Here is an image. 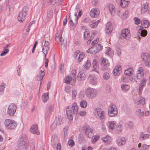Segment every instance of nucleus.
<instances>
[{"label": "nucleus", "mask_w": 150, "mask_h": 150, "mask_svg": "<svg viewBox=\"0 0 150 150\" xmlns=\"http://www.w3.org/2000/svg\"><path fill=\"white\" fill-rule=\"evenodd\" d=\"M128 77L127 76H123V77L122 81L125 83H127L128 81Z\"/></svg>", "instance_id": "obj_63"}, {"label": "nucleus", "mask_w": 150, "mask_h": 150, "mask_svg": "<svg viewBox=\"0 0 150 150\" xmlns=\"http://www.w3.org/2000/svg\"><path fill=\"white\" fill-rule=\"evenodd\" d=\"M82 14L81 11H80L78 12H77L74 14V16L72 19H71V18L70 19L69 23L71 25L74 26L77 24L78 18L81 16Z\"/></svg>", "instance_id": "obj_6"}, {"label": "nucleus", "mask_w": 150, "mask_h": 150, "mask_svg": "<svg viewBox=\"0 0 150 150\" xmlns=\"http://www.w3.org/2000/svg\"><path fill=\"white\" fill-rule=\"evenodd\" d=\"M68 145L71 146H73L75 144L74 141L72 139H70L68 142Z\"/></svg>", "instance_id": "obj_53"}, {"label": "nucleus", "mask_w": 150, "mask_h": 150, "mask_svg": "<svg viewBox=\"0 0 150 150\" xmlns=\"http://www.w3.org/2000/svg\"><path fill=\"white\" fill-rule=\"evenodd\" d=\"M86 112L84 110L80 111L79 113V115L81 116H83L86 115Z\"/></svg>", "instance_id": "obj_61"}, {"label": "nucleus", "mask_w": 150, "mask_h": 150, "mask_svg": "<svg viewBox=\"0 0 150 150\" xmlns=\"http://www.w3.org/2000/svg\"><path fill=\"white\" fill-rule=\"evenodd\" d=\"M100 60L101 62L102 65L104 66L107 65L108 63V60L107 59L103 57L100 59Z\"/></svg>", "instance_id": "obj_35"}, {"label": "nucleus", "mask_w": 150, "mask_h": 150, "mask_svg": "<svg viewBox=\"0 0 150 150\" xmlns=\"http://www.w3.org/2000/svg\"><path fill=\"white\" fill-rule=\"evenodd\" d=\"M27 15L26 10H22L19 13L18 16V21L20 22H22L25 19V17Z\"/></svg>", "instance_id": "obj_12"}, {"label": "nucleus", "mask_w": 150, "mask_h": 150, "mask_svg": "<svg viewBox=\"0 0 150 150\" xmlns=\"http://www.w3.org/2000/svg\"><path fill=\"white\" fill-rule=\"evenodd\" d=\"M76 70H74L71 72V79L73 80L74 82H76Z\"/></svg>", "instance_id": "obj_38"}, {"label": "nucleus", "mask_w": 150, "mask_h": 150, "mask_svg": "<svg viewBox=\"0 0 150 150\" xmlns=\"http://www.w3.org/2000/svg\"><path fill=\"white\" fill-rule=\"evenodd\" d=\"M108 115L110 117H113L117 113V110L116 107L115 105H110L109 108L108 110Z\"/></svg>", "instance_id": "obj_9"}, {"label": "nucleus", "mask_w": 150, "mask_h": 150, "mask_svg": "<svg viewBox=\"0 0 150 150\" xmlns=\"http://www.w3.org/2000/svg\"><path fill=\"white\" fill-rule=\"evenodd\" d=\"M113 30V28L112 26L111 23L110 22H108L107 23L106 26V32L107 33L109 34L111 33Z\"/></svg>", "instance_id": "obj_21"}, {"label": "nucleus", "mask_w": 150, "mask_h": 150, "mask_svg": "<svg viewBox=\"0 0 150 150\" xmlns=\"http://www.w3.org/2000/svg\"><path fill=\"white\" fill-rule=\"evenodd\" d=\"M128 4V1H126L124 0H121L120 5L122 7L124 8L125 7L127 6Z\"/></svg>", "instance_id": "obj_37"}, {"label": "nucleus", "mask_w": 150, "mask_h": 150, "mask_svg": "<svg viewBox=\"0 0 150 150\" xmlns=\"http://www.w3.org/2000/svg\"><path fill=\"white\" fill-rule=\"evenodd\" d=\"M49 99L48 94L47 93H44L42 96V99L44 102H47Z\"/></svg>", "instance_id": "obj_39"}, {"label": "nucleus", "mask_w": 150, "mask_h": 150, "mask_svg": "<svg viewBox=\"0 0 150 150\" xmlns=\"http://www.w3.org/2000/svg\"><path fill=\"white\" fill-rule=\"evenodd\" d=\"M121 87L123 91H127L129 89L130 86L127 84H123L121 85Z\"/></svg>", "instance_id": "obj_30"}, {"label": "nucleus", "mask_w": 150, "mask_h": 150, "mask_svg": "<svg viewBox=\"0 0 150 150\" xmlns=\"http://www.w3.org/2000/svg\"><path fill=\"white\" fill-rule=\"evenodd\" d=\"M144 74L143 68L142 67H139L137 71L136 76L137 79L140 80L144 78Z\"/></svg>", "instance_id": "obj_11"}, {"label": "nucleus", "mask_w": 150, "mask_h": 150, "mask_svg": "<svg viewBox=\"0 0 150 150\" xmlns=\"http://www.w3.org/2000/svg\"><path fill=\"white\" fill-rule=\"evenodd\" d=\"M55 40L57 42H59L61 44L62 48H64L67 45V41L64 40L62 37V33L60 30L57 31L56 34Z\"/></svg>", "instance_id": "obj_3"}, {"label": "nucleus", "mask_w": 150, "mask_h": 150, "mask_svg": "<svg viewBox=\"0 0 150 150\" xmlns=\"http://www.w3.org/2000/svg\"><path fill=\"white\" fill-rule=\"evenodd\" d=\"M49 42H45L43 46L42 50L48 51L49 49Z\"/></svg>", "instance_id": "obj_31"}, {"label": "nucleus", "mask_w": 150, "mask_h": 150, "mask_svg": "<svg viewBox=\"0 0 150 150\" xmlns=\"http://www.w3.org/2000/svg\"><path fill=\"white\" fill-rule=\"evenodd\" d=\"M28 144V138L26 135H23L19 139L18 146L21 150H25Z\"/></svg>", "instance_id": "obj_2"}, {"label": "nucleus", "mask_w": 150, "mask_h": 150, "mask_svg": "<svg viewBox=\"0 0 150 150\" xmlns=\"http://www.w3.org/2000/svg\"><path fill=\"white\" fill-rule=\"evenodd\" d=\"M16 109V107L13 104L9 105L7 110V113L10 116H12L15 113Z\"/></svg>", "instance_id": "obj_10"}, {"label": "nucleus", "mask_w": 150, "mask_h": 150, "mask_svg": "<svg viewBox=\"0 0 150 150\" xmlns=\"http://www.w3.org/2000/svg\"><path fill=\"white\" fill-rule=\"evenodd\" d=\"M5 126L8 128L14 129L17 126V123L14 120L11 119H7L4 121Z\"/></svg>", "instance_id": "obj_7"}, {"label": "nucleus", "mask_w": 150, "mask_h": 150, "mask_svg": "<svg viewBox=\"0 0 150 150\" xmlns=\"http://www.w3.org/2000/svg\"><path fill=\"white\" fill-rule=\"evenodd\" d=\"M90 33L87 31H85L84 33V38L86 40H87L89 37Z\"/></svg>", "instance_id": "obj_52"}, {"label": "nucleus", "mask_w": 150, "mask_h": 150, "mask_svg": "<svg viewBox=\"0 0 150 150\" xmlns=\"http://www.w3.org/2000/svg\"><path fill=\"white\" fill-rule=\"evenodd\" d=\"M97 62L95 60H93V67L94 69L93 70V71H96L98 73V74H99L98 71L97 70V69L98 68V65L97 64Z\"/></svg>", "instance_id": "obj_34"}, {"label": "nucleus", "mask_w": 150, "mask_h": 150, "mask_svg": "<svg viewBox=\"0 0 150 150\" xmlns=\"http://www.w3.org/2000/svg\"><path fill=\"white\" fill-rule=\"evenodd\" d=\"M117 10V13L118 15H119L120 14V12H122L123 13L122 15V18L123 19H125L128 16V14L129 13L128 10Z\"/></svg>", "instance_id": "obj_19"}, {"label": "nucleus", "mask_w": 150, "mask_h": 150, "mask_svg": "<svg viewBox=\"0 0 150 150\" xmlns=\"http://www.w3.org/2000/svg\"><path fill=\"white\" fill-rule=\"evenodd\" d=\"M78 108L76 103L75 102L72 104V107L68 106L66 108L67 116L69 120H72L73 117L75 114L78 112Z\"/></svg>", "instance_id": "obj_1"}, {"label": "nucleus", "mask_w": 150, "mask_h": 150, "mask_svg": "<svg viewBox=\"0 0 150 150\" xmlns=\"http://www.w3.org/2000/svg\"><path fill=\"white\" fill-rule=\"evenodd\" d=\"M125 143V138L123 137H119L117 140V143L118 146H121Z\"/></svg>", "instance_id": "obj_22"}, {"label": "nucleus", "mask_w": 150, "mask_h": 150, "mask_svg": "<svg viewBox=\"0 0 150 150\" xmlns=\"http://www.w3.org/2000/svg\"><path fill=\"white\" fill-rule=\"evenodd\" d=\"M134 103L137 105H143L145 103V99L142 97H137L134 100Z\"/></svg>", "instance_id": "obj_18"}, {"label": "nucleus", "mask_w": 150, "mask_h": 150, "mask_svg": "<svg viewBox=\"0 0 150 150\" xmlns=\"http://www.w3.org/2000/svg\"><path fill=\"white\" fill-rule=\"evenodd\" d=\"M117 130L118 132H121L122 130V126L120 124H118L117 127Z\"/></svg>", "instance_id": "obj_62"}, {"label": "nucleus", "mask_w": 150, "mask_h": 150, "mask_svg": "<svg viewBox=\"0 0 150 150\" xmlns=\"http://www.w3.org/2000/svg\"><path fill=\"white\" fill-rule=\"evenodd\" d=\"M41 73H40H40L39 74L37 78V80L38 81L42 80L43 77L45 75V73L44 71H41Z\"/></svg>", "instance_id": "obj_32"}, {"label": "nucleus", "mask_w": 150, "mask_h": 150, "mask_svg": "<svg viewBox=\"0 0 150 150\" xmlns=\"http://www.w3.org/2000/svg\"><path fill=\"white\" fill-rule=\"evenodd\" d=\"M142 59L144 61L145 65L147 66L150 64V57L147 53H143L141 55Z\"/></svg>", "instance_id": "obj_13"}, {"label": "nucleus", "mask_w": 150, "mask_h": 150, "mask_svg": "<svg viewBox=\"0 0 150 150\" xmlns=\"http://www.w3.org/2000/svg\"><path fill=\"white\" fill-rule=\"evenodd\" d=\"M93 49H96L95 47H91V48H89L88 50V53L90 52L91 53H97V51L96 50H93Z\"/></svg>", "instance_id": "obj_49"}, {"label": "nucleus", "mask_w": 150, "mask_h": 150, "mask_svg": "<svg viewBox=\"0 0 150 150\" xmlns=\"http://www.w3.org/2000/svg\"><path fill=\"white\" fill-rule=\"evenodd\" d=\"M146 81V79L145 78L144 79L140 81L139 83L138 91L139 95L141 94L143 90V88L144 86Z\"/></svg>", "instance_id": "obj_17"}, {"label": "nucleus", "mask_w": 150, "mask_h": 150, "mask_svg": "<svg viewBox=\"0 0 150 150\" xmlns=\"http://www.w3.org/2000/svg\"><path fill=\"white\" fill-rule=\"evenodd\" d=\"M99 135H96L92 137L91 142L93 143L96 142L99 139Z\"/></svg>", "instance_id": "obj_43"}, {"label": "nucleus", "mask_w": 150, "mask_h": 150, "mask_svg": "<svg viewBox=\"0 0 150 150\" xmlns=\"http://www.w3.org/2000/svg\"><path fill=\"white\" fill-rule=\"evenodd\" d=\"M9 50L5 49H4V50L2 52V53L0 54L1 56H3L6 55L7 53L9 52Z\"/></svg>", "instance_id": "obj_50"}, {"label": "nucleus", "mask_w": 150, "mask_h": 150, "mask_svg": "<svg viewBox=\"0 0 150 150\" xmlns=\"http://www.w3.org/2000/svg\"><path fill=\"white\" fill-rule=\"evenodd\" d=\"M89 82L93 85H96L97 83V78L93 76H91L89 77Z\"/></svg>", "instance_id": "obj_25"}, {"label": "nucleus", "mask_w": 150, "mask_h": 150, "mask_svg": "<svg viewBox=\"0 0 150 150\" xmlns=\"http://www.w3.org/2000/svg\"><path fill=\"white\" fill-rule=\"evenodd\" d=\"M97 95V91L93 88H88L86 90V96L89 99H93L95 98L96 97Z\"/></svg>", "instance_id": "obj_5"}, {"label": "nucleus", "mask_w": 150, "mask_h": 150, "mask_svg": "<svg viewBox=\"0 0 150 150\" xmlns=\"http://www.w3.org/2000/svg\"><path fill=\"white\" fill-rule=\"evenodd\" d=\"M120 38L122 40H129L130 38V34L129 30L128 29H123L121 31Z\"/></svg>", "instance_id": "obj_8"}, {"label": "nucleus", "mask_w": 150, "mask_h": 150, "mask_svg": "<svg viewBox=\"0 0 150 150\" xmlns=\"http://www.w3.org/2000/svg\"><path fill=\"white\" fill-rule=\"evenodd\" d=\"M53 14V11L52 10H49L47 12V16L49 18H51Z\"/></svg>", "instance_id": "obj_56"}, {"label": "nucleus", "mask_w": 150, "mask_h": 150, "mask_svg": "<svg viewBox=\"0 0 150 150\" xmlns=\"http://www.w3.org/2000/svg\"><path fill=\"white\" fill-rule=\"evenodd\" d=\"M149 145H144L142 146L143 149V150H149Z\"/></svg>", "instance_id": "obj_64"}, {"label": "nucleus", "mask_w": 150, "mask_h": 150, "mask_svg": "<svg viewBox=\"0 0 150 150\" xmlns=\"http://www.w3.org/2000/svg\"><path fill=\"white\" fill-rule=\"evenodd\" d=\"M97 25L95 23V22L94 21H92L91 22V24H90V26L92 28H95L97 26Z\"/></svg>", "instance_id": "obj_60"}, {"label": "nucleus", "mask_w": 150, "mask_h": 150, "mask_svg": "<svg viewBox=\"0 0 150 150\" xmlns=\"http://www.w3.org/2000/svg\"><path fill=\"white\" fill-rule=\"evenodd\" d=\"M110 77L109 74L107 72H105L103 74V78L104 80H107L109 79Z\"/></svg>", "instance_id": "obj_46"}, {"label": "nucleus", "mask_w": 150, "mask_h": 150, "mask_svg": "<svg viewBox=\"0 0 150 150\" xmlns=\"http://www.w3.org/2000/svg\"><path fill=\"white\" fill-rule=\"evenodd\" d=\"M113 54V52L111 50V49L110 47H108L107 51L106 52L105 54L107 55L110 56H111Z\"/></svg>", "instance_id": "obj_42"}, {"label": "nucleus", "mask_w": 150, "mask_h": 150, "mask_svg": "<svg viewBox=\"0 0 150 150\" xmlns=\"http://www.w3.org/2000/svg\"><path fill=\"white\" fill-rule=\"evenodd\" d=\"M72 79L70 76H68L65 78L64 79L65 82L67 84H69Z\"/></svg>", "instance_id": "obj_47"}, {"label": "nucleus", "mask_w": 150, "mask_h": 150, "mask_svg": "<svg viewBox=\"0 0 150 150\" xmlns=\"http://www.w3.org/2000/svg\"><path fill=\"white\" fill-rule=\"evenodd\" d=\"M132 68H130L126 70L125 71V75H127L128 76H131L132 74Z\"/></svg>", "instance_id": "obj_33"}, {"label": "nucleus", "mask_w": 150, "mask_h": 150, "mask_svg": "<svg viewBox=\"0 0 150 150\" xmlns=\"http://www.w3.org/2000/svg\"><path fill=\"white\" fill-rule=\"evenodd\" d=\"M95 116L97 118L99 119L103 122L105 118V112L101 108H97L95 109L94 111Z\"/></svg>", "instance_id": "obj_4"}, {"label": "nucleus", "mask_w": 150, "mask_h": 150, "mask_svg": "<svg viewBox=\"0 0 150 150\" xmlns=\"http://www.w3.org/2000/svg\"><path fill=\"white\" fill-rule=\"evenodd\" d=\"M150 136V135L148 134H142L140 135L139 138L141 139L145 140L149 138Z\"/></svg>", "instance_id": "obj_36"}, {"label": "nucleus", "mask_w": 150, "mask_h": 150, "mask_svg": "<svg viewBox=\"0 0 150 150\" xmlns=\"http://www.w3.org/2000/svg\"><path fill=\"white\" fill-rule=\"evenodd\" d=\"M30 131L33 134H35L37 135H39L40 134V132L38 129L37 125H33L30 128Z\"/></svg>", "instance_id": "obj_16"}, {"label": "nucleus", "mask_w": 150, "mask_h": 150, "mask_svg": "<svg viewBox=\"0 0 150 150\" xmlns=\"http://www.w3.org/2000/svg\"><path fill=\"white\" fill-rule=\"evenodd\" d=\"M91 16L92 17H96L100 13L99 10H91L90 13Z\"/></svg>", "instance_id": "obj_24"}, {"label": "nucleus", "mask_w": 150, "mask_h": 150, "mask_svg": "<svg viewBox=\"0 0 150 150\" xmlns=\"http://www.w3.org/2000/svg\"><path fill=\"white\" fill-rule=\"evenodd\" d=\"M58 142V138L55 134H53L52 137L51 139V144L53 147L54 145Z\"/></svg>", "instance_id": "obj_27"}, {"label": "nucleus", "mask_w": 150, "mask_h": 150, "mask_svg": "<svg viewBox=\"0 0 150 150\" xmlns=\"http://www.w3.org/2000/svg\"><path fill=\"white\" fill-rule=\"evenodd\" d=\"M81 107L83 108H85L87 106V103L85 100H81L80 103Z\"/></svg>", "instance_id": "obj_40"}, {"label": "nucleus", "mask_w": 150, "mask_h": 150, "mask_svg": "<svg viewBox=\"0 0 150 150\" xmlns=\"http://www.w3.org/2000/svg\"><path fill=\"white\" fill-rule=\"evenodd\" d=\"M141 24L144 28H148L150 25V22L149 21L143 20L141 21Z\"/></svg>", "instance_id": "obj_28"}, {"label": "nucleus", "mask_w": 150, "mask_h": 150, "mask_svg": "<svg viewBox=\"0 0 150 150\" xmlns=\"http://www.w3.org/2000/svg\"><path fill=\"white\" fill-rule=\"evenodd\" d=\"M72 96L73 98L75 97L76 94V91L74 89H73L72 90Z\"/></svg>", "instance_id": "obj_58"}, {"label": "nucleus", "mask_w": 150, "mask_h": 150, "mask_svg": "<svg viewBox=\"0 0 150 150\" xmlns=\"http://www.w3.org/2000/svg\"><path fill=\"white\" fill-rule=\"evenodd\" d=\"M149 8V6L148 4L147 3L144 4L142 6V9H148Z\"/></svg>", "instance_id": "obj_55"}, {"label": "nucleus", "mask_w": 150, "mask_h": 150, "mask_svg": "<svg viewBox=\"0 0 150 150\" xmlns=\"http://www.w3.org/2000/svg\"><path fill=\"white\" fill-rule=\"evenodd\" d=\"M5 88V84L4 83H2L1 85L0 86V95L3 93Z\"/></svg>", "instance_id": "obj_48"}, {"label": "nucleus", "mask_w": 150, "mask_h": 150, "mask_svg": "<svg viewBox=\"0 0 150 150\" xmlns=\"http://www.w3.org/2000/svg\"><path fill=\"white\" fill-rule=\"evenodd\" d=\"M115 124L113 121H111L109 123V125H108V127L109 129H111L112 130L115 129Z\"/></svg>", "instance_id": "obj_45"}, {"label": "nucleus", "mask_w": 150, "mask_h": 150, "mask_svg": "<svg viewBox=\"0 0 150 150\" xmlns=\"http://www.w3.org/2000/svg\"><path fill=\"white\" fill-rule=\"evenodd\" d=\"M95 48L96 49V51H97V53L99 51L101 50L102 49L101 46L99 44L96 45L95 47Z\"/></svg>", "instance_id": "obj_54"}, {"label": "nucleus", "mask_w": 150, "mask_h": 150, "mask_svg": "<svg viewBox=\"0 0 150 150\" xmlns=\"http://www.w3.org/2000/svg\"><path fill=\"white\" fill-rule=\"evenodd\" d=\"M134 20L135 21V24L137 25L139 24L141 22L140 19L137 17L134 18Z\"/></svg>", "instance_id": "obj_57"}, {"label": "nucleus", "mask_w": 150, "mask_h": 150, "mask_svg": "<svg viewBox=\"0 0 150 150\" xmlns=\"http://www.w3.org/2000/svg\"><path fill=\"white\" fill-rule=\"evenodd\" d=\"M85 133L89 137H92L94 134L93 130L90 127H87L86 129Z\"/></svg>", "instance_id": "obj_20"}, {"label": "nucleus", "mask_w": 150, "mask_h": 150, "mask_svg": "<svg viewBox=\"0 0 150 150\" xmlns=\"http://www.w3.org/2000/svg\"><path fill=\"white\" fill-rule=\"evenodd\" d=\"M50 36L48 35H45L44 37L45 42H49Z\"/></svg>", "instance_id": "obj_59"}, {"label": "nucleus", "mask_w": 150, "mask_h": 150, "mask_svg": "<svg viewBox=\"0 0 150 150\" xmlns=\"http://www.w3.org/2000/svg\"><path fill=\"white\" fill-rule=\"evenodd\" d=\"M142 29V27L140 25L138 26L137 27V30L138 31V35H140L142 37H145L147 35V31L146 30Z\"/></svg>", "instance_id": "obj_14"}, {"label": "nucleus", "mask_w": 150, "mask_h": 150, "mask_svg": "<svg viewBox=\"0 0 150 150\" xmlns=\"http://www.w3.org/2000/svg\"><path fill=\"white\" fill-rule=\"evenodd\" d=\"M85 74L82 71H80L77 76V80L79 81L83 80L85 77Z\"/></svg>", "instance_id": "obj_23"}, {"label": "nucleus", "mask_w": 150, "mask_h": 150, "mask_svg": "<svg viewBox=\"0 0 150 150\" xmlns=\"http://www.w3.org/2000/svg\"><path fill=\"white\" fill-rule=\"evenodd\" d=\"M54 108V106L53 105H51L48 108V110L47 112V114H49L52 112V110Z\"/></svg>", "instance_id": "obj_51"}, {"label": "nucleus", "mask_w": 150, "mask_h": 150, "mask_svg": "<svg viewBox=\"0 0 150 150\" xmlns=\"http://www.w3.org/2000/svg\"><path fill=\"white\" fill-rule=\"evenodd\" d=\"M121 67L120 65H118L116 66L113 71V74L115 76H118L121 72Z\"/></svg>", "instance_id": "obj_15"}, {"label": "nucleus", "mask_w": 150, "mask_h": 150, "mask_svg": "<svg viewBox=\"0 0 150 150\" xmlns=\"http://www.w3.org/2000/svg\"><path fill=\"white\" fill-rule=\"evenodd\" d=\"M84 54L82 52H81L79 54V57L77 61V62H80L84 58Z\"/></svg>", "instance_id": "obj_44"}, {"label": "nucleus", "mask_w": 150, "mask_h": 150, "mask_svg": "<svg viewBox=\"0 0 150 150\" xmlns=\"http://www.w3.org/2000/svg\"><path fill=\"white\" fill-rule=\"evenodd\" d=\"M111 137L109 136H106L101 138L102 140L104 142L109 144L111 142Z\"/></svg>", "instance_id": "obj_29"}, {"label": "nucleus", "mask_w": 150, "mask_h": 150, "mask_svg": "<svg viewBox=\"0 0 150 150\" xmlns=\"http://www.w3.org/2000/svg\"><path fill=\"white\" fill-rule=\"evenodd\" d=\"M62 120V118L59 116L56 117L54 122L57 125H59L63 123Z\"/></svg>", "instance_id": "obj_26"}, {"label": "nucleus", "mask_w": 150, "mask_h": 150, "mask_svg": "<svg viewBox=\"0 0 150 150\" xmlns=\"http://www.w3.org/2000/svg\"><path fill=\"white\" fill-rule=\"evenodd\" d=\"M91 63L89 60H87L85 63L84 64V67L86 69H88L91 67Z\"/></svg>", "instance_id": "obj_41"}]
</instances>
